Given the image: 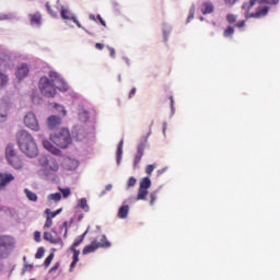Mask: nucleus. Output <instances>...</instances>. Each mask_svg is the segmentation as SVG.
Returning a JSON list of instances; mask_svg holds the SVG:
<instances>
[{"mask_svg": "<svg viewBox=\"0 0 280 280\" xmlns=\"http://www.w3.org/2000/svg\"><path fill=\"white\" fill-rule=\"evenodd\" d=\"M49 78L42 77L39 80V90L45 97H55L56 89L59 91H67V83L62 80V78H60V74L55 71H50Z\"/></svg>", "mask_w": 280, "mask_h": 280, "instance_id": "obj_1", "label": "nucleus"}, {"mask_svg": "<svg viewBox=\"0 0 280 280\" xmlns=\"http://www.w3.org/2000/svg\"><path fill=\"white\" fill-rule=\"evenodd\" d=\"M18 145L20 150L28 156V159H36L38 156V147L34 137L26 130H20L16 135Z\"/></svg>", "mask_w": 280, "mask_h": 280, "instance_id": "obj_2", "label": "nucleus"}, {"mask_svg": "<svg viewBox=\"0 0 280 280\" xmlns=\"http://www.w3.org/2000/svg\"><path fill=\"white\" fill-rule=\"evenodd\" d=\"M257 1H259L260 3L269 4V5H278L280 0H250L248 2H245L242 5V11H243V14L245 16H247V18H261V16H266L269 13L270 8L267 7V5L259 7L256 12H252L253 8H254V5Z\"/></svg>", "mask_w": 280, "mask_h": 280, "instance_id": "obj_3", "label": "nucleus"}, {"mask_svg": "<svg viewBox=\"0 0 280 280\" xmlns=\"http://www.w3.org/2000/svg\"><path fill=\"white\" fill-rule=\"evenodd\" d=\"M50 140L52 143H55V145H58V148H61L62 150H67V148H69V145H71L73 142L69 129L66 128H62L60 131L51 135Z\"/></svg>", "mask_w": 280, "mask_h": 280, "instance_id": "obj_4", "label": "nucleus"}, {"mask_svg": "<svg viewBox=\"0 0 280 280\" xmlns=\"http://www.w3.org/2000/svg\"><path fill=\"white\" fill-rule=\"evenodd\" d=\"M39 165L45 167L48 172H58V170H60L58 161L54 158L40 156Z\"/></svg>", "mask_w": 280, "mask_h": 280, "instance_id": "obj_5", "label": "nucleus"}, {"mask_svg": "<svg viewBox=\"0 0 280 280\" xmlns=\"http://www.w3.org/2000/svg\"><path fill=\"white\" fill-rule=\"evenodd\" d=\"M24 124L26 128H30L35 132H38V130H40V125H38V119L36 118V115H34V113L32 112L25 115Z\"/></svg>", "mask_w": 280, "mask_h": 280, "instance_id": "obj_6", "label": "nucleus"}, {"mask_svg": "<svg viewBox=\"0 0 280 280\" xmlns=\"http://www.w3.org/2000/svg\"><path fill=\"white\" fill-rule=\"evenodd\" d=\"M12 246H14V238L12 236H0V257H3V253L8 248H12Z\"/></svg>", "mask_w": 280, "mask_h": 280, "instance_id": "obj_7", "label": "nucleus"}, {"mask_svg": "<svg viewBox=\"0 0 280 280\" xmlns=\"http://www.w3.org/2000/svg\"><path fill=\"white\" fill-rule=\"evenodd\" d=\"M12 180H14V175H12V173H0V189L10 185Z\"/></svg>", "mask_w": 280, "mask_h": 280, "instance_id": "obj_8", "label": "nucleus"}, {"mask_svg": "<svg viewBox=\"0 0 280 280\" xmlns=\"http://www.w3.org/2000/svg\"><path fill=\"white\" fill-rule=\"evenodd\" d=\"M28 73H30V67H27V65H25V63H22L18 68L15 75L19 80H23V79L27 78Z\"/></svg>", "mask_w": 280, "mask_h": 280, "instance_id": "obj_9", "label": "nucleus"}, {"mask_svg": "<svg viewBox=\"0 0 280 280\" xmlns=\"http://www.w3.org/2000/svg\"><path fill=\"white\" fill-rule=\"evenodd\" d=\"M143 152H145V145L139 144L133 160L135 170L139 165V163H141V159H143Z\"/></svg>", "mask_w": 280, "mask_h": 280, "instance_id": "obj_10", "label": "nucleus"}, {"mask_svg": "<svg viewBox=\"0 0 280 280\" xmlns=\"http://www.w3.org/2000/svg\"><path fill=\"white\" fill-rule=\"evenodd\" d=\"M43 145H44L45 150H48V152H51V154H55V156H60V154H61L60 149L54 147V144L50 141L44 140Z\"/></svg>", "mask_w": 280, "mask_h": 280, "instance_id": "obj_11", "label": "nucleus"}, {"mask_svg": "<svg viewBox=\"0 0 280 280\" xmlns=\"http://www.w3.org/2000/svg\"><path fill=\"white\" fill-rule=\"evenodd\" d=\"M97 248H100V242L97 241H93L90 245H86L82 253L83 255H90V253H95V250H97Z\"/></svg>", "mask_w": 280, "mask_h": 280, "instance_id": "obj_12", "label": "nucleus"}, {"mask_svg": "<svg viewBox=\"0 0 280 280\" xmlns=\"http://www.w3.org/2000/svg\"><path fill=\"white\" fill-rule=\"evenodd\" d=\"M89 233V230H86L83 234L79 235L75 240H74V243L72 244V246L70 247V250L72 253H75V250H79V249H75L78 248V246H80V244H82V242H84V237H86V234Z\"/></svg>", "mask_w": 280, "mask_h": 280, "instance_id": "obj_13", "label": "nucleus"}, {"mask_svg": "<svg viewBox=\"0 0 280 280\" xmlns=\"http://www.w3.org/2000/svg\"><path fill=\"white\" fill-rule=\"evenodd\" d=\"M60 124H62V119L58 116H50L48 118V128H50V130H54V128H58Z\"/></svg>", "mask_w": 280, "mask_h": 280, "instance_id": "obj_14", "label": "nucleus"}, {"mask_svg": "<svg viewBox=\"0 0 280 280\" xmlns=\"http://www.w3.org/2000/svg\"><path fill=\"white\" fill-rule=\"evenodd\" d=\"M8 161L10 163V165H12V167H14V170L23 168V161L21 160V158L19 155L10 158V160H8Z\"/></svg>", "mask_w": 280, "mask_h": 280, "instance_id": "obj_15", "label": "nucleus"}, {"mask_svg": "<svg viewBox=\"0 0 280 280\" xmlns=\"http://www.w3.org/2000/svg\"><path fill=\"white\" fill-rule=\"evenodd\" d=\"M31 24L32 25H40V21H43V16L39 12H36L34 14H30Z\"/></svg>", "mask_w": 280, "mask_h": 280, "instance_id": "obj_16", "label": "nucleus"}, {"mask_svg": "<svg viewBox=\"0 0 280 280\" xmlns=\"http://www.w3.org/2000/svg\"><path fill=\"white\" fill-rule=\"evenodd\" d=\"M74 16L75 15H73V13L68 9H65V7L61 8V19H63V21H72Z\"/></svg>", "mask_w": 280, "mask_h": 280, "instance_id": "obj_17", "label": "nucleus"}, {"mask_svg": "<svg viewBox=\"0 0 280 280\" xmlns=\"http://www.w3.org/2000/svg\"><path fill=\"white\" fill-rule=\"evenodd\" d=\"M72 262L70 265V272H73V269L75 266H78V261H80V250H74L73 252V257H72Z\"/></svg>", "mask_w": 280, "mask_h": 280, "instance_id": "obj_18", "label": "nucleus"}, {"mask_svg": "<svg viewBox=\"0 0 280 280\" xmlns=\"http://www.w3.org/2000/svg\"><path fill=\"white\" fill-rule=\"evenodd\" d=\"M150 187H152V180H150V177H143L139 188L149 190Z\"/></svg>", "mask_w": 280, "mask_h": 280, "instance_id": "obj_19", "label": "nucleus"}, {"mask_svg": "<svg viewBox=\"0 0 280 280\" xmlns=\"http://www.w3.org/2000/svg\"><path fill=\"white\" fill-rule=\"evenodd\" d=\"M24 192L26 195V198H28V200H31V202H37L38 201V196L36 195V192L25 188Z\"/></svg>", "mask_w": 280, "mask_h": 280, "instance_id": "obj_20", "label": "nucleus"}, {"mask_svg": "<svg viewBox=\"0 0 280 280\" xmlns=\"http://www.w3.org/2000/svg\"><path fill=\"white\" fill-rule=\"evenodd\" d=\"M128 211H130V207L121 206L118 211V218L125 220V218H128Z\"/></svg>", "mask_w": 280, "mask_h": 280, "instance_id": "obj_21", "label": "nucleus"}, {"mask_svg": "<svg viewBox=\"0 0 280 280\" xmlns=\"http://www.w3.org/2000/svg\"><path fill=\"white\" fill-rule=\"evenodd\" d=\"M148 189L145 188H139L138 195H137V200H145L148 198Z\"/></svg>", "mask_w": 280, "mask_h": 280, "instance_id": "obj_22", "label": "nucleus"}, {"mask_svg": "<svg viewBox=\"0 0 280 280\" xmlns=\"http://www.w3.org/2000/svg\"><path fill=\"white\" fill-rule=\"evenodd\" d=\"M98 248H110V243L108 242V238H106V235L101 237V242H98Z\"/></svg>", "mask_w": 280, "mask_h": 280, "instance_id": "obj_23", "label": "nucleus"}, {"mask_svg": "<svg viewBox=\"0 0 280 280\" xmlns=\"http://www.w3.org/2000/svg\"><path fill=\"white\" fill-rule=\"evenodd\" d=\"M116 154H117V163H120L121 154H124V140H120Z\"/></svg>", "mask_w": 280, "mask_h": 280, "instance_id": "obj_24", "label": "nucleus"}, {"mask_svg": "<svg viewBox=\"0 0 280 280\" xmlns=\"http://www.w3.org/2000/svg\"><path fill=\"white\" fill-rule=\"evenodd\" d=\"M48 200H52L54 202H60V200H62V195L60 192L50 194L48 196Z\"/></svg>", "mask_w": 280, "mask_h": 280, "instance_id": "obj_25", "label": "nucleus"}, {"mask_svg": "<svg viewBox=\"0 0 280 280\" xmlns=\"http://www.w3.org/2000/svg\"><path fill=\"white\" fill-rule=\"evenodd\" d=\"M202 14H211V3L206 2L201 5Z\"/></svg>", "mask_w": 280, "mask_h": 280, "instance_id": "obj_26", "label": "nucleus"}, {"mask_svg": "<svg viewBox=\"0 0 280 280\" xmlns=\"http://www.w3.org/2000/svg\"><path fill=\"white\" fill-rule=\"evenodd\" d=\"M5 155H7V160L9 161L10 159H13L14 156H16V152H14V149H12V147H8L5 150Z\"/></svg>", "mask_w": 280, "mask_h": 280, "instance_id": "obj_27", "label": "nucleus"}, {"mask_svg": "<svg viewBox=\"0 0 280 280\" xmlns=\"http://www.w3.org/2000/svg\"><path fill=\"white\" fill-rule=\"evenodd\" d=\"M8 82H9L8 75L0 72V89H3V86H5V84H8Z\"/></svg>", "mask_w": 280, "mask_h": 280, "instance_id": "obj_28", "label": "nucleus"}, {"mask_svg": "<svg viewBox=\"0 0 280 280\" xmlns=\"http://www.w3.org/2000/svg\"><path fill=\"white\" fill-rule=\"evenodd\" d=\"M50 244H57L58 246H60V248H63L65 247V242L62 241L61 237H57V238H51L49 241Z\"/></svg>", "mask_w": 280, "mask_h": 280, "instance_id": "obj_29", "label": "nucleus"}, {"mask_svg": "<svg viewBox=\"0 0 280 280\" xmlns=\"http://www.w3.org/2000/svg\"><path fill=\"white\" fill-rule=\"evenodd\" d=\"M8 119V107L4 109L0 108V121H5Z\"/></svg>", "mask_w": 280, "mask_h": 280, "instance_id": "obj_30", "label": "nucleus"}, {"mask_svg": "<svg viewBox=\"0 0 280 280\" xmlns=\"http://www.w3.org/2000/svg\"><path fill=\"white\" fill-rule=\"evenodd\" d=\"M79 207L83 209V211H89V203L86 202V198H82L80 200Z\"/></svg>", "mask_w": 280, "mask_h": 280, "instance_id": "obj_31", "label": "nucleus"}, {"mask_svg": "<svg viewBox=\"0 0 280 280\" xmlns=\"http://www.w3.org/2000/svg\"><path fill=\"white\" fill-rule=\"evenodd\" d=\"M45 256V247H39L35 254V259H43Z\"/></svg>", "mask_w": 280, "mask_h": 280, "instance_id": "obj_32", "label": "nucleus"}, {"mask_svg": "<svg viewBox=\"0 0 280 280\" xmlns=\"http://www.w3.org/2000/svg\"><path fill=\"white\" fill-rule=\"evenodd\" d=\"M54 257H55V255H54V253H51V254L45 259L44 266H45L46 268H49V266H51V261H54Z\"/></svg>", "mask_w": 280, "mask_h": 280, "instance_id": "obj_33", "label": "nucleus"}, {"mask_svg": "<svg viewBox=\"0 0 280 280\" xmlns=\"http://www.w3.org/2000/svg\"><path fill=\"white\" fill-rule=\"evenodd\" d=\"M159 196V190H154L153 192L150 194V205H154L156 202V198Z\"/></svg>", "mask_w": 280, "mask_h": 280, "instance_id": "obj_34", "label": "nucleus"}, {"mask_svg": "<svg viewBox=\"0 0 280 280\" xmlns=\"http://www.w3.org/2000/svg\"><path fill=\"white\" fill-rule=\"evenodd\" d=\"M194 14H196V5L191 7L188 19H187V23H189L190 21H194Z\"/></svg>", "mask_w": 280, "mask_h": 280, "instance_id": "obj_35", "label": "nucleus"}, {"mask_svg": "<svg viewBox=\"0 0 280 280\" xmlns=\"http://www.w3.org/2000/svg\"><path fill=\"white\" fill-rule=\"evenodd\" d=\"M52 225H54V220L51 219V217H47L46 222L44 224V229H51Z\"/></svg>", "mask_w": 280, "mask_h": 280, "instance_id": "obj_36", "label": "nucleus"}, {"mask_svg": "<svg viewBox=\"0 0 280 280\" xmlns=\"http://www.w3.org/2000/svg\"><path fill=\"white\" fill-rule=\"evenodd\" d=\"M79 119H81V121H89V112H81L79 114Z\"/></svg>", "mask_w": 280, "mask_h": 280, "instance_id": "obj_37", "label": "nucleus"}, {"mask_svg": "<svg viewBox=\"0 0 280 280\" xmlns=\"http://www.w3.org/2000/svg\"><path fill=\"white\" fill-rule=\"evenodd\" d=\"M60 191H61L63 198H69V196H71L70 188H60Z\"/></svg>", "mask_w": 280, "mask_h": 280, "instance_id": "obj_38", "label": "nucleus"}, {"mask_svg": "<svg viewBox=\"0 0 280 280\" xmlns=\"http://www.w3.org/2000/svg\"><path fill=\"white\" fill-rule=\"evenodd\" d=\"M154 170H156V165L155 164H149L145 167V173L150 175V174H152L154 172Z\"/></svg>", "mask_w": 280, "mask_h": 280, "instance_id": "obj_39", "label": "nucleus"}, {"mask_svg": "<svg viewBox=\"0 0 280 280\" xmlns=\"http://www.w3.org/2000/svg\"><path fill=\"white\" fill-rule=\"evenodd\" d=\"M127 185H128L129 188L135 187V185H137V178L129 177Z\"/></svg>", "mask_w": 280, "mask_h": 280, "instance_id": "obj_40", "label": "nucleus"}, {"mask_svg": "<svg viewBox=\"0 0 280 280\" xmlns=\"http://www.w3.org/2000/svg\"><path fill=\"white\" fill-rule=\"evenodd\" d=\"M55 108L61 113V115L65 117L67 115V110H65V107L61 105H55Z\"/></svg>", "mask_w": 280, "mask_h": 280, "instance_id": "obj_41", "label": "nucleus"}, {"mask_svg": "<svg viewBox=\"0 0 280 280\" xmlns=\"http://www.w3.org/2000/svg\"><path fill=\"white\" fill-rule=\"evenodd\" d=\"M45 213L47 214V218H50V220H54V218H56V212H51V210L46 209Z\"/></svg>", "mask_w": 280, "mask_h": 280, "instance_id": "obj_42", "label": "nucleus"}, {"mask_svg": "<svg viewBox=\"0 0 280 280\" xmlns=\"http://www.w3.org/2000/svg\"><path fill=\"white\" fill-rule=\"evenodd\" d=\"M54 238V235L51 234V232H45L44 233V240L46 241V242H49L50 240H52Z\"/></svg>", "mask_w": 280, "mask_h": 280, "instance_id": "obj_43", "label": "nucleus"}, {"mask_svg": "<svg viewBox=\"0 0 280 280\" xmlns=\"http://www.w3.org/2000/svg\"><path fill=\"white\" fill-rule=\"evenodd\" d=\"M46 10L49 12L51 16H56V12L51 10V5H49V3H46Z\"/></svg>", "mask_w": 280, "mask_h": 280, "instance_id": "obj_44", "label": "nucleus"}, {"mask_svg": "<svg viewBox=\"0 0 280 280\" xmlns=\"http://www.w3.org/2000/svg\"><path fill=\"white\" fill-rule=\"evenodd\" d=\"M135 95H137V88L131 89V91L129 92V100H132Z\"/></svg>", "mask_w": 280, "mask_h": 280, "instance_id": "obj_45", "label": "nucleus"}, {"mask_svg": "<svg viewBox=\"0 0 280 280\" xmlns=\"http://www.w3.org/2000/svg\"><path fill=\"white\" fill-rule=\"evenodd\" d=\"M58 268H60V262H56V264L51 267V269H50L49 272H56V270H58Z\"/></svg>", "mask_w": 280, "mask_h": 280, "instance_id": "obj_46", "label": "nucleus"}, {"mask_svg": "<svg viewBox=\"0 0 280 280\" xmlns=\"http://www.w3.org/2000/svg\"><path fill=\"white\" fill-rule=\"evenodd\" d=\"M97 20L100 21L101 25H103V27H106V21H104V19L102 18V15H97Z\"/></svg>", "mask_w": 280, "mask_h": 280, "instance_id": "obj_47", "label": "nucleus"}, {"mask_svg": "<svg viewBox=\"0 0 280 280\" xmlns=\"http://www.w3.org/2000/svg\"><path fill=\"white\" fill-rule=\"evenodd\" d=\"M110 189H113V185L112 184L106 185L105 190L102 191V196H104L106 191H110Z\"/></svg>", "mask_w": 280, "mask_h": 280, "instance_id": "obj_48", "label": "nucleus"}, {"mask_svg": "<svg viewBox=\"0 0 280 280\" xmlns=\"http://www.w3.org/2000/svg\"><path fill=\"white\" fill-rule=\"evenodd\" d=\"M34 240H35V242H40V232L36 231L34 233Z\"/></svg>", "mask_w": 280, "mask_h": 280, "instance_id": "obj_49", "label": "nucleus"}, {"mask_svg": "<svg viewBox=\"0 0 280 280\" xmlns=\"http://www.w3.org/2000/svg\"><path fill=\"white\" fill-rule=\"evenodd\" d=\"M107 49L109 51L110 57L115 58V48L107 46Z\"/></svg>", "mask_w": 280, "mask_h": 280, "instance_id": "obj_50", "label": "nucleus"}, {"mask_svg": "<svg viewBox=\"0 0 280 280\" xmlns=\"http://www.w3.org/2000/svg\"><path fill=\"white\" fill-rule=\"evenodd\" d=\"M95 49H98L100 51H102V49H104V44L96 43L95 44Z\"/></svg>", "mask_w": 280, "mask_h": 280, "instance_id": "obj_51", "label": "nucleus"}, {"mask_svg": "<svg viewBox=\"0 0 280 280\" xmlns=\"http://www.w3.org/2000/svg\"><path fill=\"white\" fill-rule=\"evenodd\" d=\"M68 222L66 221V222H63V224L61 225V229H66V232H65V237H67V233H68V229H67V226H68Z\"/></svg>", "mask_w": 280, "mask_h": 280, "instance_id": "obj_52", "label": "nucleus"}, {"mask_svg": "<svg viewBox=\"0 0 280 280\" xmlns=\"http://www.w3.org/2000/svg\"><path fill=\"white\" fill-rule=\"evenodd\" d=\"M72 21L77 24L78 27H82V24H80V21H78V18H72Z\"/></svg>", "mask_w": 280, "mask_h": 280, "instance_id": "obj_53", "label": "nucleus"}, {"mask_svg": "<svg viewBox=\"0 0 280 280\" xmlns=\"http://www.w3.org/2000/svg\"><path fill=\"white\" fill-rule=\"evenodd\" d=\"M34 268V265L25 264L24 270H32Z\"/></svg>", "mask_w": 280, "mask_h": 280, "instance_id": "obj_54", "label": "nucleus"}, {"mask_svg": "<svg viewBox=\"0 0 280 280\" xmlns=\"http://www.w3.org/2000/svg\"><path fill=\"white\" fill-rule=\"evenodd\" d=\"M224 2L230 5H234L237 2V0H224Z\"/></svg>", "mask_w": 280, "mask_h": 280, "instance_id": "obj_55", "label": "nucleus"}, {"mask_svg": "<svg viewBox=\"0 0 280 280\" xmlns=\"http://www.w3.org/2000/svg\"><path fill=\"white\" fill-rule=\"evenodd\" d=\"M171 109L174 112V96H170Z\"/></svg>", "mask_w": 280, "mask_h": 280, "instance_id": "obj_56", "label": "nucleus"}, {"mask_svg": "<svg viewBox=\"0 0 280 280\" xmlns=\"http://www.w3.org/2000/svg\"><path fill=\"white\" fill-rule=\"evenodd\" d=\"M68 163H72L73 168L78 167V162L73 160H69Z\"/></svg>", "mask_w": 280, "mask_h": 280, "instance_id": "obj_57", "label": "nucleus"}, {"mask_svg": "<svg viewBox=\"0 0 280 280\" xmlns=\"http://www.w3.org/2000/svg\"><path fill=\"white\" fill-rule=\"evenodd\" d=\"M158 174H159V176H161V174H165V168L158 171Z\"/></svg>", "mask_w": 280, "mask_h": 280, "instance_id": "obj_58", "label": "nucleus"}, {"mask_svg": "<svg viewBox=\"0 0 280 280\" xmlns=\"http://www.w3.org/2000/svg\"><path fill=\"white\" fill-rule=\"evenodd\" d=\"M62 212V209H58L57 211H55L56 215H59V213Z\"/></svg>", "mask_w": 280, "mask_h": 280, "instance_id": "obj_59", "label": "nucleus"}, {"mask_svg": "<svg viewBox=\"0 0 280 280\" xmlns=\"http://www.w3.org/2000/svg\"><path fill=\"white\" fill-rule=\"evenodd\" d=\"M165 130H167V124L163 125V132H165Z\"/></svg>", "mask_w": 280, "mask_h": 280, "instance_id": "obj_60", "label": "nucleus"}, {"mask_svg": "<svg viewBox=\"0 0 280 280\" xmlns=\"http://www.w3.org/2000/svg\"><path fill=\"white\" fill-rule=\"evenodd\" d=\"M91 21H96L95 16L93 14L90 15Z\"/></svg>", "mask_w": 280, "mask_h": 280, "instance_id": "obj_61", "label": "nucleus"}, {"mask_svg": "<svg viewBox=\"0 0 280 280\" xmlns=\"http://www.w3.org/2000/svg\"><path fill=\"white\" fill-rule=\"evenodd\" d=\"M23 261H24V264L27 261V257L26 256L23 257Z\"/></svg>", "mask_w": 280, "mask_h": 280, "instance_id": "obj_62", "label": "nucleus"}, {"mask_svg": "<svg viewBox=\"0 0 280 280\" xmlns=\"http://www.w3.org/2000/svg\"><path fill=\"white\" fill-rule=\"evenodd\" d=\"M200 21H203V19H202V18H200Z\"/></svg>", "mask_w": 280, "mask_h": 280, "instance_id": "obj_63", "label": "nucleus"}, {"mask_svg": "<svg viewBox=\"0 0 280 280\" xmlns=\"http://www.w3.org/2000/svg\"><path fill=\"white\" fill-rule=\"evenodd\" d=\"M0 211H2L1 207H0Z\"/></svg>", "mask_w": 280, "mask_h": 280, "instance_id": "obj_64", "label": "nucleus"}]
</instances>
